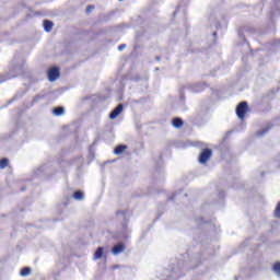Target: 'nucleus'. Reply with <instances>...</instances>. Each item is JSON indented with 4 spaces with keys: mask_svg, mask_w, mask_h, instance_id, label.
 Instances as JSON below:
<instances>
[{
    "mask_svg": "<svg viewBox=\"0 0 280 280\" xmlns=\"http://www.w3.org/2000/svg\"><path fill=\"white\" fill-rule=\"evenodd\" d=\"M275 217L280 218V202L277 205L276 210H275Z\"/></svg>",
    "mask_w": 280,
    "mask_h": 280,
    "instance_id": "6ab92c4d",
    "label": "nucleus"
},
{
    "mask_svg": "<svg viewBox=\"0 0 280 280\" xmlns=\"http://www.w3.org/2000/svg\"><path fill=\"white\" fill-rule=\"evenodd\" d=\"M21 74V72H18L16 74H13V75H8V77H1L0 75V84L1 82H5V80H12V78H16V75Z\"/></svg>",
    "mask_w": 280,
    "mask_h": 280,
    "instance_id": "f3484780",
    "label": "nucleus"
},
{
    "mask_svg": "<svg viewBox=\"0 0 280 280\" xmlns=\"http://www.w3.org/2000/svg\"><path fill=\"white\" fill-rule=\"evenodd\" d=\"M183 266H185V261L183 260V256L178 257L177 262H172L171 270L173 271V277H174L175 280L178 279V276H176V273L182 270Z\"/></svg>",
    "mask_w": 280,
    "mask_h": 280,
    "instance_id": "f03ea898",
    "label": "nucleus"
},
{
    "mask_svg": "<svg viewBox=\"0 0 280 280\" xmlns=\"http://www.w3.org/2000/svg\"><path fill=\"white\" fill-rule=\"evenodd\" d=\"M72 197L74 200H84V192L82 190H77L73 192Z\"/></svg>",
    "mask_w": 280,
    "mask_h": 280,
    "instance_id": "f8f14e48",
    "label": "nucleus"
},
{
    "mask_svg": "<svg viewBox=\"0 0 280 280\" xmlns=\"http://www.w3.org/2000/svg\"><path fill=\"white\" fill-rule=\"evenodd\" d=\"M119 1H124V0H119Z\"/></svg>",
    "mask_w": 280,
    "mask_h": 280,
    "instance_id": "7c9ffc66",
    "label": "nucleus"
},
{
    "mask_svg": "<svg viewBox=\"0 0 280 280\" xmlns=\"http://www.w3.org/2000/svg\"><path fill=\"white\" fill-rule=\"evenodd\" d=\"M155 60H161V57H155Z\"/></svg>",
    "mask_w": 280,
    "mask_h": 280,
    "instance_id": "b1692460",
    "label": "nucleus"
},
{
    "mask_svg": "<svg viewBox=\"0 0 280 280\" xmlns=\"http://www.w3.org/2000/svg\"><path fill=\"white\" fill-rule=\"evenodd\" d=\"M94 9H95V7L89 5V7L86 8V12H88V13H89V12H93Z\"/></svg>",
    "mask_w": 280,
    "mask_h": 280,
    "instance_id": "412c9836",
    "label": "nucleus"
},
{
    "mask_svg": "<svg viewBox=\"0 0 280 280\" xmlns=\"http://www.w3.org/2000/svg\"><path fill=\"white\" fill-rule=\"evenodd\" d=\"M213 154V151L211 149H205L200 154H199V163L205 164L209 159H211V155Z\"/></svg>",
    "mask_w": 280,
    "mask_h": 280,
    "instance_id": "20e7f679",
    "label": "nucleus"
},
{
    "mask_svg": "<svg viewBox=\"0 0 280 280\" xmlns=\"http://www.w3.org/2000/svg\"><path fill=\"white\" fill-rule=\"evenodd\" d=\"M126 252V244L124 243H117L116 245H114V247L112 248V254L117 257V255H121V253Z\"/></svg>",
    "mask_w": 280,
    "mask_h": 280,
    "instance_id": "39448f33",
    "label": "nucleus"
},
{
    "mask_svg": "<svg viewBox=\"0 0 280 280\" xmlns=\"http://www.w3.org/2000/svg\"><path fill=\"white\" fill-rule=\"evenodd\" d=\"M52 28H54V22H51L49 20H44V30H45V32H49Z\"/></svg>",
    "mask_w": 280,
    "mask_h": 280,
    "instance_id": "9b49d317",
    "label": "nucleus"
},
{
    "mask_svg": "<svg viewBox=\"0 0 280 280\" xmlns=\"http://www.w3.org/2000/svg\"><path fill=\"white\" fill-rule=\"evenodd\" d=\"M272 272H273V275H276V277H280V261H277L272 266Z\"/></svg>",
    "mask_w": 280,
    "mask_h": 280,
    "instance_id": "4468645a",
    "label": "nucleus"
},
{
    "mask_svg": "<svg viewBox=\"0 0 280 280\" xmlns=\"http://www.w3.org/2000/svg\"><path fill=\"white\" fill-rule=\"evenodd\" d=\"M47 74L49 82H56V80L60 78V69H58V67H52L48 70Z\"/></svg>",
    "mask_w": 280,
    "mask_h": 280,
    "instance_id": "7ed1b4c3",
    "label": "nucleus"
},
{
    "mask_svg": "<svg viewBox=\"0 0 280 280\" xmlns=\"http://www.w3.org/2000/svg\"><path fill=\"white\" fill-rule=\"evenodd\" d=\"M118 215H124V212H118Z\"/></svg>",
    "mask_w": 280,
    "mask_h": 280,
    "instance_id": "bb28decb",
    "label": "nucleus"
},
{
    "mask_svg": "<svg viewBox=\"0 0 280 280\" xmlns=\"http://www.w3.org/2000/svg\"><path fill=\"white\" fill-rule=\"evenodd\" d=\"M11 71H16V68H13Z\"/></svg>",
    "mask_w": 280,
    "mask_h": 280,
    "instance_id": "c85d7f7f",
    "label": "nucleus"
},
{
    "mask_svg": "<svg viewBox=\"0 0 280 280\" xmlns=\"http://www.w3.org/2000/svg\"><path fill=\"white\" fill-rule=\"evenodd\" d=\"M8 167V159L0 160V170H5Z\"/></svg>",
    "mask_w": 280,
    "mask_h": 280,
    "instance_id": "a211bd4d",
    "label": "nucleus"
},
{
    "mask_svg": "<svg viewBox=\"0 0 280 280\" xmlns=\"http://www.w3.org/2000/svg\"><path fill=\"white\" fill-rule=\"evenodd\" d=\"M124 240H127V237H130V230H128V223H122V234L120 235Z\"/></svg>",
    "mask_w": 280,
    "mask_h": 280,
    "instance_id": "1a4fd4ad",
    "label": "nucleus"
},
{
    "mask_svg": "<svg viewBox=\"0 0 280 280\" xmlns=\"http://www.w3.org/2000/svg\"><path fill=\"white\" fill-rule=\"evenodd\" d=\"M52 115H55V117H62V115H65V107L63 106L55 107L52 109Z\"/></svg>",
    "mask_w": 280,
    "mask_h": 280,
    "instance_id": "0eeeda50",
    "label": "nucleus"
},
{
    "mask_svg": "<svg viewBox=\"0 0 280 280\" xmlns=\"http://www.w3.org/2000/svg\"><path fill=\"white\" fill-rule=\"evenodd\" d=\"M174 198H176V195H173L172 197H170V200H174Z\"/></svg>",
    "mask_w": 280,
    "mask_h": 280,
    "instance_id": "5701e85b",
    "label": "nucleus"
},
{
    "mask_svg": "<svg viewBox=\"0 0 280 280\" xmlns=\"http://www.w3.org/2000/svg\"><path fill=\"white\" fill-rule=\"evenodd\" d=\"M102 257H104V247H97V249L94 253L93 259L97 260L102 259Z\"/></svg>",
    "mask_w": 280,
    "mask_h": 280,
    "instance_id": "9d476101",
    "label": "nucleus"
},
{
    "mask_svg": "<svg viewBox=\"0 0 280 280\" xmlns=\"http://www.w3.org/2000/svg\"><path fill=\"white\" fill-rule=\"evenodd\" d=\"M217 35H218V33L214 32V33H213V36H217Z\"/></svg>",
    "mask_w": 280,
    "mask_h": 280,
    "instance_id": "cd10ccee",
    "label": "nucleus"
},
{
    "mask_svg": "<svg viewBox=\"0 0 280 280\" xmlns=\"http://www.w3.org/2000/svg\"><path fill=\"white\" fill-rule=\"evenodd\" d=\"M124 113V104H118L109 114V119H117L118 115Z\"/></svg>",
    "mask_w": 280,
    "mask_h": 280,
    "instance_id": "423d86ee",
    "label": "nucleus"
},
{
    "mask_svg": "<svg viewBox=\"0 0 280 280\" xmlns=\"http://www.w3.org/2000/svg\"><path fill=\"white\" fill-rule=\"evenodd\" d=\"M192 93H198V90H192Z\"/></svg>",
    "mask_w": 280,
    "mask_h": 280,
    "instance_id": "393cba45",
    "label": "nucleus"
},
{
    "mask_svg": "<svg viewBox=\"0 0 280 280\" xmlns=\"http://www.w3.org/2000/svg\"><path fill=\"white\" fill-rule=\"evenodd\" d=\"M128 150V145L126 144H119L114 149V154L119 155L124 154V151Z\"/></svg>",
    "mask_w": 280,
    "mask_h": 280,
    "instance_id": "6e6552de",
    "label": "nucleus"
},
{
    "mask_svg": "<svg viewBox=\"0 0 280 280\" xmlns=\"http://www.w3.org/2000/svg\"><path fill=\"white\" fill-rule=\"evenodd\" d=\"M218 25H219V24L217 23V24H215L217 30H218Z\"/></svg>",
    "mask_w": 280,
    "mask_h": 280,
    "instance_id": "c756f323",
    "label": "nucleus"
},
{
    "mask_svg": "<svg viewBox=\"0 0 280 280\" xmlns=\"http://www.w3.org/2000/svg\"><path fill=\"white\" fill-rule=\"evenodd\" d=\"M269 131H270V127H266V128L259 130L256 135H257V137H265L266 135H268Z\"/></svg>",
    "mask_w": 280,
    "mask_h": 280,
    "instance_id": "dca6fc26",
    "label": "nucleus"
},
{
    "mask_svg": "<svg viewBox=\"0 0 280 280\" xmlns=\"http://www.w3.org/2000/svg\"><path fill=\"white\" fill-rule=\"evenodd\" d=\"M133 80H135V82H139V81L141 80V77L136 75V77L133 78Z\"/></svg>",
    "mask_w": 280,
    "mask_h": 280,
    "instance_id": "4be33fe9",
    "label": "nucleus"
},
{
    "mask_svg": "<svg viewBox=\"0 0 280 280\" xmlns=\"http://www.w3.org/2000/svg\"><path fill=\"white\" fill-rule=\"evenodd\" d=\"M246 113H248V103L241 102L236 106V115H237L238 119L243 120L246 117Z\"/></svg>",
    "mask_w": 280,
    "mask_h": 280,
    "instance_id": "f257e3e1",
    "label": "nucleus"
},
{
    "mask_svg": "<svg viewBox=\"0 0 280 280\" xmlns=\"http://www.w3.org/2000/svg\"><path fill=\"white\" fill-rule=\"evenodd\" d=\"M172 124H173L174 128H182L183 127V119L174 118L172 120Z\"/></svg>",
    "mask_w": 280,
    "mask_h": 280,
    "instance_id": "2eb2a0df",
    "label": "nucleus"
},
{
    "mask_svg": "<svg viewBox=\"0 0 280 280\" xmlns=\"http://www.w3.org/2000/svg\"><path fill=\"white\" fill-rule=\"evenodd\" d=\"M12 102H14V98H13V100H11V101H9V104H12Z\"/></svg>",
    "mask_w": 280,
    "mask_h": 280,
    "instance_id": "a878e982",
    "label": "nucleus"
},
{
    "mask_svg": "<svg viewBox=\"0 0 280 280\" xmlns=\"http://www.w3.org/2000/svg\"><path fill=\"white\" fill-rule=\"evenodd\" d=\"M124 49H126V44L118 46V51H124Z\"/></svg>",
    "mask_w": 280,
    "mask_h": 280,
    "instance_id": "aec40b11",
    "label": "nucleus"
},
{
    "mask_svg": "<svg viewBox=\"0 0 280 280\" xmlns=\"http://www.w3.org/2000/svg\"><path fill=\"white\" fill-rule=\"evenodd\" d=\"M30 275H32V268H30V267H24L20 271L21 277H30Z\"/></svg>",
    "mask_w": 280,
    "mask_h": 280,
    "instance_id": "ddd939ff",
    "label": "nucleus"
}]
</instances>
